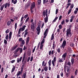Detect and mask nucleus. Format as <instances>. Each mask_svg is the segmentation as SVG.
<instances>
[{"label": "nucleus", "mask_w": 78, "mask_h": 78, "mask_svg": "<svg viewBox=\"0 0 78 78\" xmlns=\"http://www.w3.org/2000/svg\"><path fill=\"white\" fill-rule=\"evenodd\" d=\"M43 14L44 17H45V15L46 17L45 18L44 22L45 23H47L48 22V9H46V10H45L43 12Z\"/></svg>", "instance_id": "1"}, {"label": "nucleus", "mask_w": 78, "mask_h": 78, "mask_svg": "<svg viewBox=\"0 0 78 78\" xmlns=\"http://www.w3.org/2000/svg\"><path fill=\"white\" fill-rule=\"evenodd\" d=\"M35 6H36V4L35 2H33L31 3V6L30 7V11L31 14L33 13V9H34L35 8Z\"/></svg>", "instance_id": "2"}, {"label": "nucleus", "mask_w": 78, "mask_h": 78, "mask_svg": "<svg viewBox=\"0 0 78 78\" xmlns=\"http://www.w3.org/2000/svg\"><path fill=\"white\" fill-rule=\"evenodd\" d=\"M25 27H26V26H24L22 28L20 27L18 30V34H20V33L21 31H23L25 29Z\"/></svg>", "instance_id": "3"}, {"label": "nucleus", "mask_w": 78, "mask_h": 78, "mask_svg": "<svg viewBox=\"0 0 78 78\" xmlns=\"http://www.w3.org/2000/svg\"><path fill=\"white\" fill-rule=\"evenodd\" d=\"M71 33V30L67 29L66 31V37H69V35H70Z\"/></svg>", "instance_id": "4"}, {"label": "nucleus", "mask_w": 78, "mask_h": 78, "mask_svg": "<svg viewBox=\"0 0 78 78\" xmlns=\"http://www.w3.org/2000/svg\"><path fill=\"white\" fill-rule=\"evenodd\" d=\"M48 28L46 30H45L44 33V38L45 39V37L47 36V33H48Z\"/></svg>", "instance_id": "5"}, {"label": "nucleus", "mask_w": 78, "mask_h": 78, "mask_svg": "<svg viewBox=\"0 0 78 78\" xmlns=\"http://www.w3.org/2000/svg\"><path fill=\"white\" fill-rule=\"evenodd\" d=\"M67 55V52H65L62 55V58L64 60H66V56Z\"/></svg>", "instance_id": "6"}, {"label": "nucleus", "mask_w": 78, "mask_h": 78, "mask_svg": "<svg viewBox=\"0 0 78 78\" xmlns=\"http://www.w3.org/2000/svg\"><path fill=\"white\" fill-rule=\"evenodd\" d=\"M10 5H11V4H10V2H9L8 3L6 2L5 4V8H6L7 7L9 8V6H10Z\"/></svg>", "instance_id": "7"}, {"label": "nucleus", "mask_w": 78, "mask_h": 78, "mask_svg": "<svg viewBox=\"0 0 78 78\" xmlns=\"http://www.w3.org/2000/svg\"><path fill=\"white\" fill-rule=\"evenodd\" d=\"M28 29H26L24 31V37H26V36L28 35Z\"/></svg>", "instance_id": "8"}, {"label": "nucleus", "mask_w": 78, "mask_h": 78, "mask_svg": "<svg viewBox=\"0 0 78 78\" xmlns=\"http://www.w3.org/2000/svg\"><path fill=\"white\" fill-rule=\"evenodd\" d=\"M23 58V57H21L20 58V59L19 58H17V60H16L17 63H19L20 62H21Z\"/></svg>", "instance_id": "9"}, {"label": "nucleus", "mask_w": 78, "mask_h": 78, "mask_svg": "<svg viewBox=\"0 0 78 78\" xmlns=\"http://www.w3.org/2000/svg\"><path fill=\"white\" fill-rule=\"evenodd\" d=\"M22 72H23L22 70H20V71H19V72H18L17 74V77H18L20 75H22Z\"/></svg>", "instance_id": "10"}, {"label": "nucleus", "mask_w": 78, "mask_h": 78, "mask_svg": "<svg viewBox=\"0 0 78 78\" xmlns=\"http://www.w3.org/2000/svg\"><path fill=\"white\" fill-rule=\"evenodd\" d=\"M55 52L54 51V50H52V51H49V55H51H51H54V53H55Z\"/></svg>", "instance_id": "11"}, {"label": "nucleus", "mask_w": 78, "mask_h": 78, "mask_svg": "<svg viewBox=\"0 0 78 78\" xmlns=\"http://www.w3.org/2000/svg\"><path fill=\"white\" fill-rule=\"evenodd\" d=\"M18 47V44H16L12 48V51H14Z\"/></svg>", "instance_id": "12"}, {"label": "nucleus", "mask_w": 78, "mask_h": 78, "mask_svg": "<svg viewBox=\"0 0 78 78\" xmlns=\"http://www.w3.org/2000/svg\"><path fill=\"white\" fill-rule=\"evenodd\" d=\"M27 77V72H25V73H24L22 76V78H25Z\"/></svg>", "instance_id": "13"}, {"label": "nucleus", "mask_w": 78, "mask_h": 78, "mask_svg": "<svg viewBox=\"0 0 78 78\" xmlns=\"http://www.w3.org/2000/svg\"><path fill=\"white\" fill-rule=\"evenodd\" d=\"M71 62L72 65L73 66V63H74V58L72 57L71 59Z\"/></svg>", "instance_id": "14"}, {"label": "nucleus", "mask_w": 78, "mask_h": 78, "mask_svg": "<svg viewBox=\"0 0 78 78\" xmlns=\"http://www.w3.org/2000/svg\"><path fill=\"white\" fill-rule=\"evenodd\" d=\"M46 65L47 63H45V62L43 61L42 63V66L43 67H45V66H46Z\"/></svg>", "instance_id": "15"}, {"label": "nucleus", "mask_w": 78, "mask_h": 78, "mask_svg": "<svg viewBox=\"0 0 78 78\" xmlns=\"http://www.w3.org/2000/svg\"><path fill=\"white\" fill-rule=\"evenodd\" d=\"M66 44H67V42L65 40V43H64V44H63V46L62 48H63V50H64V47H66Z\"/></svg>", "instance_id": "16"}, {"label": "nucleus", "mask_w": 78, "mask_h": 78, "mask_svg": "<svg viewBox=\"0 0 78 78\" xmlns=\"http://www.w3.org/2000/svg\"><path fill=\"white\" fill-rule=\"evenodd\" d=\"M20 48H19V47L17 48L16 50L15 51V53H17V52H18V51H19L20 50Z\"/></svg>", "instance_id": "17"}, {"label": "nucleus", "mask_w": 78, "mask_h": 78, "mask_svg": "<svg viewBox=\"0 0 78 78\" xmlns=\"http://www.w3.org/2000/svg\"><path fill=\"white\" fill-rule=\"evenodd\" d=\"M5 4H4L1 6L0 9L1 11H3V8H4V7H5Z\"/></svg>", "instance_id": "18"}, {"label": "nucleus", "mask_w": 78, "mask_h": 78, "mask_svg": "<svg viewBox=\"0 0 78 78\" xmlns=\"http://www.w3.org/2000/svg\"><path fill=\"white\" fill-rule=\"evenodd\" d=\"M51 39V41H52V40H53V39H54V33H53L52 34Z\"/></svg>", "instance_id": "19"}, {"label": "nucleus", "mask_w": 78, "mask_h": 78, "mask_svg": "<svg viewBox=\"0 0 78 78\" xmlns=\"http://www.w3.org/2000/svg\"><path fill=\"white\" fill-rule=\"evenodd\" d=\"M56 62H54L53 60L52 61V63L53 66H55V64H56Z\"/></svg>", "instance_id": "20"}, {"label": "nucleus", "mask_w": 78, "mask_h": 78, "mask_svg": "<svg viewBox=\"0 0 78 78\" xmlns=\"http://www.w3.org/2000/svg\"><path fill=\"white\" fill-rule=\"evenodd\" d=\"M11 21H9L7 23V25H8V26H9V25H11Z\"/></svg>", "instance_id": "21"}, {"label": "nucleus", "mask_w": 78, "mask_h": 78, "mask_svg": "<svg viewBox=\"0 0 78 78\" xmlns=\"http://www.w3.org/2000/svg\"><path fill=\"white\" fill-rule=\"evenodd\" d=\"M48 64H49V66H51V60L50 59L49 62H48Z\"/></svg>", "instance_id": "22"}, {"label": "nucleus", "mask_w": 78, "mask_h": 78, "mask_svg": "<svg viewBox=\"0 0 78 78\" xmlns=\"http://www.w3.org/2000/svg\"><path fill=\"white\" fill-rule=\"evenodd\" d=\"M44 43H45V39H43V40H42L41 41V45H43V44H44Z\"/></svg>", "instance_id": "23"}, {"label": "nucleus", "mask_w": 78, "mask_h": 78, "mask_svg": "<svg viewBox=\"0 0 78 78\" xmlns=\"http://www.w3.org/2000/svg\"><path fill=\"white\" fill-rule=\"evenodd\" d=\"M75 45V44H73V43H70V46L71 47H74V46Z\"/></svg>", "instance_id": "24"}, {"label": "nucleus", "mask_w": 78, "mask_h": 78, "mask_svg": "<svg viewBox=\"0 0 78 78\" xmlns=\"http://www.w3.org/2000/svg\"><path fill=\"white\" fill-rule=\"evenodd\" d=\"M66 76V77H69V76L70 75V73H69V72H67V73L65 72Z\"/></svg>", "instance_id": "25"}, {"label": "nucleus", "mask_w": 78, "mask_h": 78, "mask_svg": "<svg viewBox=\"0 0 78 78\" xmlns=\"http://www.w3.org/2000/svg\"><path fill=\"white\" fill-rule=\"evenodd\" d=\"M44 70L45 72H47V70H48V67L47 66H45L44 68Z\"/></svg>", "instance_id": "26"}, {"label": "nucleus", "mask_w": 78, "mask_h": 78, "mask_svg": "<svg viewBox=\"0 0 78 78\" xmlns=\"http://www.w3.org/2000/svg\"><path fill=\"white\" fill-rule=\"evenodd\" d=\"M30 3H27L26 6H25V7H26V8H28V7L29 6H30Z\"/></svg>", "instance_id": "27"}, {"label": "nucleus", "mask_w": 78, "mask_h": 78, "mask_svg": "<svg viewBox=\"0 0 78 78\" xmlns=\"http://www.w3.org/2000/svg\"><path fill=\"white\" fill-rule=\"evenodd\" d=\"M48 2V0H43V4H45V3H47V2Z\"/></svg>", "instance_id": "28"}, {"label": "nucleus", "mask_w": 78, "mask_h": 78, "mask_svg": "<svg viewBox=\"0 0 78 78\" xmlns=\"http://www.w3.org/2000/svg\"><path fill=\"white\" fill-rule=\"evenodd\" d=\"M74 6V4H72L70 6V9H72L73 8V7Z\"/></svg>", "instance_id": "29"}, {"label": "nucleus", "mask_w": 78, "mask_h": 78, "mask_svg": "<svg viewBox=\"0 0 78 78\" xmlns=\"http://www.w3.org/2000/svg\"><path fill=\"white\" fill-rule=\"evenodd\" d=\"M66 40H64L63 42V43H62V44L61 45V46H60V48H62L63 47V46L64 45V43L65 42V41Z\"/></svg>", "instance_id": "30"}, {"label": "nucleus", "mask_w": 78, "mask_h": 78, "mask_svg": "<svg viewBox=\"0 0 78 78\" xmlns=\"http://www.w3.org/2000/svg\"><path fill=\"white\" fill-rule=\"evenodd\" d=\"M56 50H57V51L58 53H60V52H61V49L60 48H58Z\"/></svg>", "instance_id": "31"}, {"label": "nucleus", "mask_w": 78, "mask_h": 78, "mask_svg": "<svg viewBox=\"0 0 78 78\" xmlns=\"http://www.w3.org/2000/svg\"><path fill=\"white\" fill-rule=\"evenodd\" d=\"M55 47H56V45H55V44L53 43L52 46V48L53 50H54V49H55Z\"/></svg>", "instance_id": "32"}, {"label": "nucleus", "mask_w": 78, "mask_h": 78, "mask_svg": "<svg viewBox=\"0 0 78 78\" xmlns=\"http://www.w3.org/2000/svg\"><path fill=\"white\" fill-rule=\"evenodd\" d=\"M41 4V0H38V5L39 6Z\"/></svg>", "instance_id": "33"}, {"label": "nucleus", "mask_w": 78, "mask_h": 78, "mask_svg": "<svg viewBox=\"0 0 78 78\" xmlns=\"http://www.w3.org/2000/svg\"><path fill=\"white\" fill-rule=\"evenodd\" d=\"M16 68V66H14L12 68L11 71V73H12L14 70H15V69Z\"/></svg>", "instance_id": "34"}, {"label": "nucleus", "mask_w": 78, "mask_h": 78, "mask_svg": "<svg viewBox=\"0 0 78 78\" xmlns=\"http://www.w3.org/2000/svg\"><path fill=\"white\" fill-rule=\"evenodd\" d=\"M63 59L62 58H61L59 60L58 62H63L64 61V60H63Z\"/></svg>", "instance_id": "35"}, {"label": "nucleus", "mask_w": 78, "mask_h": 78, "mask_svg": "<svg viewBox=\"0 0 78 78\" xmlns=\"http://www.w3.org/2000/svg\"><path fill=\"white\" fill-rule=\"evenodd\" d=\"M31 29L32 30H34V25H31Z\"/></svg>", "instance_id": "36"}, {"label": "nucleus", "mask_w": 78, "mask_h": 78, "mask_svg": "<svg viewBox=\"0 0 78 78\" xmlns=\"http://www.w3.org/2000/svg\"><path fill=\"white\" fill-rule=\"evenodd\" d=\"M67 65L69 66H71V62L69 61L67 63Z\"/></svg>", "instance_id": "37"}, {"label": "nucleus", "mask_w": 78, "mask_h": 78, "mask_svg": "<svg viewBox=\"0 0 78 78\" xmlns=\"http://www.w3.org/2000/svg\"><path fill=\"white\" fill-rule=\"evenodd\" d=\"M64 23H65V20H63L62 22H61V25H63Z\"/></svg>", "instance_id": "38"}, {"label": "nucleus", "mask_w": 78, "mask_h": 78, "mask_svg": "<svg viewBox=\"0 0 78 78\" xmlns=\"http://www.w3.org/2000/svg\"><path fill=\"white\" fill-rule=\"evenodd\" d=\"M37 31H40V28L39 26H38L37 28Z\"/></svg>", "instance_id": "39"}, {"label": "nucleus", "mask_w": 78, "mask_h": 78, "mask_svg": "<svg viewBox=\"0 0 78 78\" xmlns=\"http://www.w3.org/2000/svg\"><path fill=\"white\" fill-rule=\"evenodd\" d=\"M24 67V65H22V66L21 67V70H22L23 71V68Z\"/></svg>", "instance_id": "40"}, {"label": "nucleus", "mask_w": 78, "mask_h": 78, "mask_svg": "<svg viewBox=\"0 0 78 78\" xmlns=\"http://www.w3.org/2000/svg\"><path fill=\"white\" fill-rule=\"evenodd\" d=\"M25 57L23 56V59L22 60V63H23V62H24V61H25Z\"/></svg>", "instance_id": "41"}, {"label": "nucleus", "mask_w": 78, "mask_h": 78, "mask_svg": "<svg viewBox=\"0 0 78 78\" xmlns=\"http://www.w3.org/2000/svg\"><path fill=\"white\" fill-rule=\"evenodd\" d=\"M7 41H6V40L5 39H4V43L5 45H6V44H7Z\"/></svg>", "instance_id": "42"}, {"label": "nucleus", "mask_w": 78, "mask_h": 78, "mask_svg": "<svg viewBox=\"0 0 78 78\" xmlns=\"http://www.w3.org/2000/svg\"><path fill=\"white\" fill-rule=\"evenodd\" d=\"M43 46L44 45L41 44L40 47V50H42Z\"/></svg>", "instance_id": "43"}, {"label": "nucleus", "mask_w": 78, "mask_h": 78, "mask_svg": "<svg viewBox=\"0 0 78 78\" xmlns=\"http://www.w3.org/2000/svg\"><path fill=\"white\" fill-rule=\"evenodd\" d=\"M20 53H22V51H23V49H22V48H20Z\"/></svg>", "instance_id": "44"}, {"label": "nucleus", "mask_w": 78, "mask_h": 78, "mask_svg": "<svg viewBox=\"0 0 78 78\" xmlns=\"http://www.w3.org/2000/svg\"><path fill=\"white\" fill-rule=\"evenodd\" d=\"M22 44L23 45H21L22 46H23V45H24L25 44V41L23 40L22 41Z\"/></svg>", "instance_id": "45"}, {"label": "nucleus", "mask_w": 78, "mask_h": 78, "mask_svg": "<svg viewBox=\"0 0 78 78\" xmlns=\"http://www.w3.org/2000/svg\"><path fill=\"white\" fill-rule=\"evenodd\" d=\"M72 9H70L69 10L68 12V14H70V13L71 12H72Z\"/></svg>", "instance_id": "46"}, {"label": "nucleus", "mask_w": 78, "mask_h": 78, "mask_svg": "<svg viewBox=\"0 0 78 78\" xmlns=\"http://www.w3.org/2000/svg\"><path fill=\"white\" fill-rule=\"evenodd\" d=\"M8 37H9V35H8V34L6 35L5 36V39H6V40H8Z\"/></svg>", "instance_id": "47"}, {"label": "nucleus", "mask_w": 78, "mask_h": 78, "mask_svg": "<svg viewBox=\"0 0 78 78\" xmlns=\"http://www.w3.org/2000/svg\"><path fill=\"white\" fill-rule=\"evenodd\" d=\"M56 60H57L56 58V57H55L54 58L53 60H52V61H53L56 62Z\"/></svg>", "instance_id": "48"}, {"label": "nucleus", "mask_w": 78, "mask_h": 78, "mask_svg": "<svg viewBox=\"0 0 78 78\" xmlns=\"http://www.w3.org/2000/svg\"><path fill=\"white\" fill-rule=\"evenodd\" d=\"M17 53H15V52L14 53V55L16 58H17V57L18 56V55H17Z\"/></svg>", "instance_id": "49"}, {"label": "nucleus", "mask_w": 78, "mask_h": 78, "mask_svg": "<svg viewBox=\"0 0 78 78\" xmlns=\"http://www.w3.org/2000/svg\"><path fill=\"white\" fill-rule=\"evenodd\" d=\"M60 29H57V32L58 33V34H59V33H60Z\"/></svg>", "instance_id": "50"}, {"label": "nucleus", "mask_w": 78, "mask_h": 78, "mask_svg": "<svg viewBox=\"0 0 78 78\" xmlns=\"http://www.w3.org/2000/svg\"><path fill=\"white\" fill-rule=\"evenodd\" d=\"M77 73H78V69H76L75 72V74L76 76L77 75Z\"/></svg>", "instance_id": "51"}, {"label": "nucleus", "mask_w": 78, "mask_h": 78, "mask_svg": "<svg viewBox=\"0 0 78 78\" xmlns=\"http://www.w3.org/2000/svg\"><path fill=\"white\" fill-rule=\"evenodd\" d=\"M30 19V17H28L26 19V20L25 21L26 23H27V22H28V21L29 20V19Z\"/></svg>", "instance_id": "52"}, {"label": "nucleus", "mask_w": 78, "mask_h": 78, "mask_svg": "<svg viewBox=\"0 0 78 78\" xmlns=\"http://www.w3.org/2000/svg\"><path fill=\"white\" fill-rule=\"evenodd\" d=\"M72 25H70L69 26V29H68V30H71V28H72Z\"/></svg>", "instance_id": "53"}, {"label": "nucleus", "mask_w": 78, "mask_h": 78, "mask_svg": "<svg viewBox=\"0 0 78 78\" xmlns=\"http://www.w3.org/2000/svg\"><path fill=\"white\" fill-rule=\"evenodd\" d=\"M62 25L60 24V25H59L58 26L59 29H62Z\"/></svg>", "instance_id": "54"}, {"label": "nucleus", "mask_w": 78, "mask_h": 78, "mask_svg": "<svg viewBox=\"0 0 78 78\" xmlns=\"http://www.w3.org/2000/svg\"><path fill=\"white\" fill-rule=\"evenodd\" d=\"M30 57H29L27 59V62H29V61H30Z\"/></svg>", "instance_id": "55"}, {"label": "nucleus", "mask_w": 78, "mask_h": 78, "mask_svg": "<svg viewBox=\"0 0 78 78\" xmlns=\"http://www.w3.org/2000/svg\"><path fill=\"white\" fill-rule=\"evenodd\" d=\"M17 0H15L13 3H14V4H15L17 3Z\"/></svg>", "instance_id": "56"}, {"label": "nucleus", "mask_w": 78, "mask_h": 78, "mask_svg": "<svg viewBox=\"0 0 78 78\" xmlns=\"http://www.w3.org/2000/svg\"><path fill=\"white\" fill-rule=\"evenodd\" d=\"M13 19L14 20H15V19H16V20H18V17L14 16Z\"/></svg>", "instance_id": "57"}, {"label": "nucleus", "mask_w": 78, "mask_h": 78, "mask_svg": "<svg viewBox=\"0 0 78 78\" xmlns=\"http://www.w3.org/2000/svg\"><path fill=\"white\" fill-rule=\"evenodd\" d=\"M9 29H7L5 33H8L9 32Z\"/></svg>", "instance_id": "58"}, {"label": "nucleus", "mask_w": 78, "mask_h": 78, "mask_svg": "<svg viewBox=\"0 0 78 78\" xmlns=\"http://www.w3.org/2000/svg\"><path fill=\"white\" fill-rule=\"evenodd\" d=\"M17 23H16L15 25V30H16V28H17Z\"/></svg>", "instance_id": "59"}, {"label": "nucleus", "mask_w": 78, "mask_h": 78, "mask_svg": "<svg viewBox=\"0 0 78 78\" xmlns=\"http://www.w3.org/2000/svg\"><path fill=\"white\" fill-rule=\"evenodd\" d=\"M69 71H70V68L68 67L67 69V72H69Z\"/></svg>", "instance_id": "60"}, {"label": "nucleus", "mask_w": 78, "mask_h": 78, "mask_svg": "<svg viewBox=\"0 0 78 78\" xmlns=\"http://www.w3.org/2000/svg\"><path fill=\"white\" fill-rule=\"evenodd\" d=\"M22 25H23V22H21L20 24L19 27H21V26H22Z\"/></svg>", "instance_id": "61"}, {"label": "nucleus", "mask_w": 78, "mask_h": 78, "mask_svg": "<svg viewBox=\"0 0 78 78\" xmlns=\"http://www.w3.org/2000/svg\"><path fill=\"white\" fill-rule=\"evenodd\" d=\"M63 39V38L62 37L61 38L60 40V43H61V42H62V41Z\"/></svg>", "instance_id": "62"}, {"label": "nucleus", "mask_w": 78, "mask_h": 78, "mask_svg": "<svg viewBox=\"0 0 78 78\" xmlns=\"http://www.w3.org/2000/svg\"><path fill=\"white\" fill-rule=\"evenodd\" d=\"M21 41H22V38H21L19 39V41L21 42Z\"/></svg>", "instance_id": "63"}, {"label": "nucleus", "mask_w": 78, "mask_h": 78, "mask_svg": "<svg viewBox=\"0 0 78 78\" xmlns=\"http://www.w3.org/2000/svg\"><path fill=\"white\" fill-rule=\"evenodd\" d=\"M62 19V16H60L59 17V20H61Z\"/></svg>", "instance_id": "64"}]
</instances>
